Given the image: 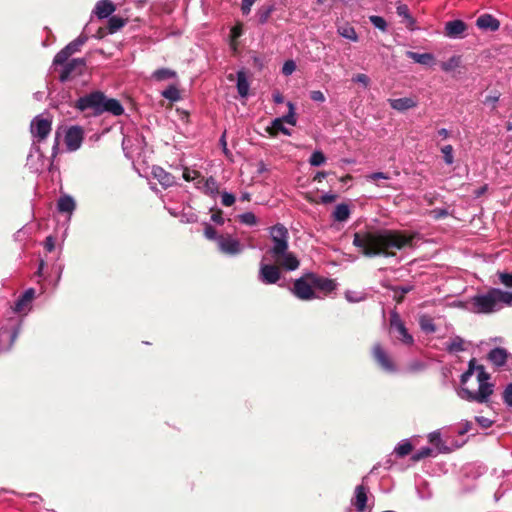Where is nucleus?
Wrapping results in <instances>:
<instances>
[{
  "mask_svg": "<svg viewBox=\"0 0 512 512\" xmlns=\"http://www.w3.org/2000/svg\"><path fill=\"white\" fill-rule=\"evenodd\" d=\"M354 82L362 84L364 87H367L370 83V79L366 74H357L352 79Z\"/></svg>",
  "mask_w": 512,
  "mask_h": 512,
  "instance_id": "obj_61",
  "label": "nucleus"
},
{
  "mask_svg": "<svg viewBox=\"0 0 512 512\" xmlns=\"http://www.w3.org/2000/svg\"><path fill=\"white\" fill-rule=\"evenodd\" d=\"M413 236L390 229H380L364 233H355L353 245L366 257H391L393 250L412 246Z\"/></svg>",
  "mask_w": 512,
  "mask_h": 512,
  "instance_id": "obj_2",
  "label": "nucleus"
},
{
  "mask_svg": "<svg viewBox=\"0 0 512 512\" xmlns=\"http://www.w3.org/2000/svg\"><path fill=\"white\" fill-rule=\"evenodd\" d=\"M272 11L273 6L261 7L257 13L259 23L264 24L268 20Z\"/></svg>",
  "mask_w": 512,
  "mask_h": 512,
  "instance_id": "obj_50",
  "label": "nucleus"
},
{
  "mask_svg": "<svg viewBox=\"0 0 512 512\" xmlns=\"http://www.w3.org/2000/svg\"><path fill=\"white\" fill-rule=\"evenodd\" d=\"M127 23V19L119 16H111L108 19V32L110 34L116 33Z\"/></svg>",
  "mask_w": 512,
  "mask_h": 512,
  "instance_id": "obj_37",
  "label": "nucleus"
},
{
  "mask_svg": "<svg viewBox=\"0 0 512 512\" xmlns=\"http://www.w3.org/2000/svg\"><path fill=\"white\" fill-rule=\"evenodd\" d=\"M51 131V122L48 119L37 116L31 122V133L34 137L30 153L27 157L28 163L33 167L34 158L37 157L38 161H42L44 155L40 149V143L49 135Z\"/></svg>",
  "mask_w": 512,
  "mask_h": 512,
  "instance_id": "obj_4",
  "label": "nucleus"
},
{
  "mask_svg": "<svg viewBox=\"0 0 512 512\" xmlns=\"http://www.w3.org/2000/svg\"><path fill=\"white\" fill-rule=\"evenodd\" d=\"M499 98H500V93H498V92L487 95L484 99V104H486V105L491 104L494 107L495 104L498 102Z\"/></svg>",
  "mask_w": 512,
  "mask_h": 512,
  "instance_id": "obj_62",
  "label": "nucleus"
},
{
  "mask_svg": "<svg viewBox=\"0 0 512 512\" xmlns=\"http://www.w3.org/2000/svg\"><path fill=\"white\" fill-rule=\"evenodd\" d=\"M461 58L460 56L454 55L450 57L447 61L441 63V69L445 72H450L460 66Z\"/></svg>",
  "mask_w": 512,
  "mask_h": 512,
  "instance_id": "obj_39",
  "label": "nucleus"
},
{
  "mask_svg": "<svg viewBox=\"0 0 512 512\" xmlns=\"http://www.w3.org/2000/svg\"><path fill=\"white\" fill-rule=\"evenodd\" d=\"M476 25L481 30L494 32L499 29L500 22L490 14H483L477 18Z\"/></svg>",
  "mask_w": 512,
  "mask_h": 512,
  "instance_id": "obj_21",
  "label": "nucleus"
},
{
  "mask_svg": "<svg viewBox=\"0 0 512 512\" xmlns=\"http://www.w3.org/2000/svg\"><path fill=\"white\" fill-rule=\"evenodd\" d=\"M350 216V209L347 204H338L335 207V210L333 212V218L336 221L344 222L346 221Z\"/></svg>",
  "mask_w": 512,
  "mask_h": 512,
  "instance_id": "obj_36",
  "label": "nucleus"
},
{
  "mask_svg": "<svg viewBox=\"0 0 512 512\" xmlns=\"http://www.w3.org/2000/svg\"><path fill=\"white\" fill-rule=\"evenodd\" d=\"M372 355L383 371L391 374L397 371L396 365L381 344L377 343L373 346Z\"/></svg>",
  "mask_w": 512,
  "mask_h": 512,
  "instance_id": "obj_11",
  "label": "nucleus"
},
{
  "mask_svg": "<svg viewBox=\"0 0 512 512\" xmlns=\"http://www.w3.org/2000/svg\"><path fill=\"white\" fill-rule=\"evenodd\" d=\"M152 173L164 188L171 187L175 184V177L161 167H154Z\"/></svg>",
  "mask_w": 512,
  "mask_h": 512,
  "instance_id": "obj_25",
  "label": "nucleus"
},
{
  "mask_svg": "<svg viewBox=\"0 0 512 512\" xmlns=\"http://www.w3.org/2000/svg\"><path fill=\"white\" fill-rule=\"evenodd\" d=\"M310 98H311V100H313L315 102H320V103L324 102L326 99L324 93L320 90L311 91Z\"/></svg>",
  "mask_w": 512,
  "mask_h": 512,
  "instance_id": "obj_63",
  "label": "nucleus"
},
{
  "mask_svg": "<svg viewBox=\"0 0 512 512\" xmlns=\"http://www.w3.org/2000/svg\"><path fill=\"white\" fill-rule=\"evenodd\" d=\"M502 399L506 406L512 407V382L505 387Z\"/></svg>",
  "mask_w": 512,
  "mask_h": 512,
  "instance_id": "obj_56",
  "label": "nucleus"
},
{
  "mask_svg": "<svg viewBox=\"0 0 512 512\" xmlns=\"http://www.w3.org/2000/svg\"><path fill=\"white\" fill-rule=\"evenodd\" d=\"M471 311L476 314H493L505 306L512 307V292L500 288H490L470 299Z\"/></svg>",
  "mask_w": 512,
  "mask_h": 512,
  "instance_id": "obj_3",
  "label": "nucleus"
},
{
  "mask_svg": "<svg viewBox=\"0 0 512 512\" xmlns=\"http://www.w3.org/2000/svg\"><path fill=\"white\" fill-rule=\"evenodd\" d=\"M60 66L61 70L59 73V80L60 82L64 83L84 73L86 70V59L74 58L70 61L67 60Z\"/></svg>",
  "mask_w": 512,
  "mask_h": 512,
  "instance_id": "obj_10",
  "label": "nucleus"
},
{
  "mask_svg": "<svg viewBox=\"0 0 512 512\" xmlns=\"http://www.w3.org/2000/svg\"><path fill=\"white\" fill-rule=\"evenodd\" d=\"M433 452V449L430 447H421L412 455V460L415 462L420 461L424 458L432 456Z\"/></svg>",
  "mask_w": 512,
  "mask_h": 512,
  "instance_id": "obj_46",
  "label": "nucleus"
},
{
  "mask_svg": "<svg viewBox=\"0 0 512 512\" xmlns=\"http://www.w3.org/2000/svg\"><path fill=\"white\" fill-rule=\"evenodd\" d=\"M446 350L448 353H459L465 351L464 340L460 336H454L446 344Z\"/></svg>",
  "mask_w": 512,
  "mask_h": 512,
  "instance_id": "obj_32",
  "label": "nucleus"
},
{
  "mask_svg": "<svg viewBox=\"0 0 512 512\" xmlns=\"http://www.w3.org/2000/svg\"><path fill=\"white\" fill-rule=\"evenodd\" d=\"M512 356L501 347H496L488 353V360L497 367H503Z\"/></svg>",
  "mask_w": 512,
  "mask_h": 512,
  "instance_id": "obj_18",
  "label": "nucleus"
},
{
  "mask_svg": "<svg viewBox=\"0 0 512 512\" xmlns=\"http://www.w3.org/2000/svg\"><path fill=\"white\" fill-rule=\"evenodd\" d=\"M290 292L297 299L302 301H310L317 298L313 284L311 279L307 277V273L294 281L292 288H290Z\"/></svg>",
  "mask_w": 512,
  "mask_h": 512,
  "instance_id": "obj_9",
  "label": "nucleus"
},
{
  "mask_svg": "<svg viewBox=\"0 0 512 512\" xmlns=\"http://www.w3.org/2000/svg\"><path fill=\"white\" fill-rule=\"evenodd\" d=\"M390 326L395 337L405 345H411L414 342L413 336L408 332L404 323L397 313H393L390 317Z\"/></svg>",
  "mask_w": 512,
  "mask_h": 512,
  "instance_id": "obj_13",
  "label": "nucleus"
},
{
  "mask_svg": "<svg viewBox=\"0 0 512 512\" xmlns=\"http://www.w3.org/2000/svg\"><path fill=\"white\" fill-rule=\"evenodd\" d=\"M425 369H426V364L420 360H413L407 366V370L411 373L421 372V371H424Z\"/></svg>",
  "mask_w": 512,
  "mask_h": 512,
  "instance_id": "obj_54",
  "label": "nucleus"
},
{
  "mask_svg": "<svg viewBox=\"0 0 512 512\" xmlns=\"http://www.w3.org/2000/svg\"><path fill=\"white\" fill-rule=\"evenodd\" d=\"M431 214L434 219L439 220L446 218L449 213L448 210L445 208H435L431 211Z\"/></svg>",
  "mask_w": 512,
  "mask_h": 512,
  "instance_id": "obj_59",
  "label": "nucleus"
},
{
  "mask_svg": "<svg viewBox=\"0 0 512 512\" xmlns=\"http://www.w3.org/2000/svg\"><path fill=\"white\" fill-rule=\"evenodd\" d=\"M236 201V197L234 194L230 193V192H222L221 193V203L222 205L226 206V207H230L232 206Z\"/></svg>",
  "mask_w": 512,
  "mask_h": 512,
  "instance_id": "obj_57",
  "label": "nucleus"
},
{
  "mask_svg": "<svg viewBox=\"0 0 512 512\" xmlns=\"http://www.w3.org/2000/svg\"><path fill=\"white\" fill-rule=\"evenodd\" d=\"M368 488L363 484L357 485L354 490V495L351 498V505L355 507L357 512H364L366 510L368 501Z\"/></svg>",
  "mask_w": 512,
  "mask_h": 512,
  "instance_id": "obj_16",
  "label": "nucleus"
},
{
  "mask_svg": "<svg viewBox=\"0 0 512 512\" xmlns=\"http://www.w3.org/2000/svg\"><path fill=\"white\" fill-rule=\"evenodd\" d=\"M35 289H26L15 301L13 306V312L26 316L32 309V302L35 298Z\"/></svg>",
  "mask_w": 512,
  "mask_h": 512,
  "instance_id": "obj_12",
  "label": "nucleus"
},
{
  "mask_svg": "<svg viewBox=\"0 0 512 512\" xmlns=\"http://www.w3.org/2000/svg\"><path fill=\"white\" fill-rule=\"evenodd\" d=\"M499 282L507 288H512V273L511 272H498Z\"/></svg>",
  "mask_w": 512,
  "mask_h": 512,
  "instance_id": "obj_51",
  "label": "nucleus"
},
{
  "mask_svg": "<svg viewBox=\"0 0 512 512\" xmlns=\"http://www.w3.org/2000/svg\"><path fill=\"white\" fill-rule=\"evenodd\" d=\"M243 34V29L240 24L235 25L230 30V46L233 50L237 49L236 41Z\"/></svg>",
  "mask_w": 512,
  "mask_h": 512,
  "instance_id": "obj_42",
  "label": "nucleus"
},
{
  "mask_svg": "<svg viewBox=\"0 0 512 512\" xmlns=\"http://www.w3.org/2000/svg\"><path fill=\"white\" fill-rule=\"evenodd\" d=\"M336 198H337L336 194L329 192V193H325L321 196L320 202L322 204H330V203H333L336 200Z\"/></svg>",
  "mask_w": 512,
  "mask_h": 512,
  "instance_id": "obj_64",
  "label": "nucleus"
},
{
  "mask_svg": "<svg viewBox=\"0 0 512 512\" xmlns=\"http://www.w3.org/2000/svg\"><path fill=\"white\" fill-rule=\"evenodd\" d=\"M76 209L75 199L68 194L61 195L57 200V210L60 213H67L69 218Z\"/></svg>",
  "mask_w": 512,
  "mask_h": 512,
  "instance_id": "obj_22",
  "label": "nucleus"
},
{
  "mask_svg": "<svg viewBox=\"0 0 512 512\" xmlns=\"http://www.w3.org/2000/svg\"><path fill=\"white\" fill-rule=\"evenodd\" d=\"M179 218L182 223H195L198 220L197 214L192 209H183Z\"/></svg>",
  "mask_w": 512,
  "mask_h": 512,
  "instance_id": "obj_43",
  "label": "nucleus"
},
{
  "mask_svg": "<svg viewBox=\"0 0 512 512\" xmlns=\"http://www.w3.org/2000/svg\"><path fill=\"white\" fill-rule=\"evenodd\" d=\"M307 277L311 279L314 288L325 292H332L336 288V284L332 279L317 276L312 272H308Z\"/></svg>",
  "mask_w": 512,
  "mask_h": 512,
  "instance_id": "obj_19",
  "label": "nucleus"
},
{
  "mask_svg": "<svg viewBox=\"0 0 512 512\" xmlns=\"http://www.w3.org/2000/svg\"><path fill=\"white\" fill-rule=\"evenodd\" d=\"M284 123L285 122L282 121V119H280V117L273 119L271 122V126L267 128V132L271 136H275L277 134V132H281L284 135L290 136L291 131H290V129H288L287 127L284 126Z\"/></svg>",
  "mask_w": 512,
  "mask_h": 512,
  "instance_id": "obj_30",
  "label": "nucleus"
},
{
  "mask_svg": "<svg viewBox=\"0 0 512 512\" xmlns=\"http://www.w3.org/2000/svg\"><path fill=\"white\" fill-rule=\"evenodd\" d=\"M475 420L484 429L490 428L494 422L493 420L483 416H476Z\"/></svg>",
  "mask_w": 512,
  "mask_h": 512,
  "instance_id": "obj_60",
  "label": "nucleus"
},
{
  "mask_svg": "<svg viewBox=\"0 0 512 512\" xmlns=\"http://www.w3.org/2000/svg\"><path fill=\"white\" fill-rule=\"evenodd\" d=\"M217 246L221 253L229 256L238 255L243 251V245L238 239L233 238L231 235H221Z\"/></svg>",
  "mask_w": 512,
  "mask_h": 512,
  "instance_id": "obj_14",
  "label": "nucleus"
},
{
  "mask_svg": "<svg viewBox=\"0 0 512 512\" xmlns=\"http://www.w3.org/2000/svg\"><path fill=\"white\" fill-rule=\"evenodd\" d=\"M110 113L113 116H121L124 113V107L120 103L119 100L114 98H108L104 94V100L102 101V110L101 114L103 113Z\"/></svg>",
  "mask_w": 512,
  "mask_h": 512,
  "instance_id": "obj_20",
  "label": "nucleus"
},
{
  "mask_svg": "<svg viewBox=\"0 0 512 512\" xmlns=\"http://www.w3.org/2000/svg\"><path fill=\"white\" fill-rule=\"evenodd\" d=\"M419 325H420L421 330L427 334H431L436 331V326L433 323V320L428 316L420 317Z\"/></svg>",
  "mask_w": 512,
  "mask_h": 512,
  "instance_id": "obj_40",
  "label": "nucleus"
},
{
  "mask_svg": "<svg viewBox=\"0 0 512 512\" xmlns=\"http://www.w3.org/2000/svg\"><path fill=\"white\" fill-rule=\"evenodd\" d=\"M369 19L375 28L381 31H385L387 29V23L383 17L372 15L369 17Z\"/></svg>",
  "mask_w": 512,
  "mask_h": 512,
  "instance_id": "obj_52",
  "label": "nucleus"
},
{
  "mask_svg": "<svg viewBox=\"0 0 512 512\" xmlns=\"http://www.w3.org/2000/svg\"><path fill=\"white\" fill-rule=\"evenodd\" d=\"M337 32L340 36H342L343 38L348 39L352 42L358 41V35H357L354 27L349 24L338 26Z\"/></svg>",
  "mask_w": 512,
  "mask_h": 512,
  "instance_id": "obj_33",
  "label": "nucleus"
},
{
  "mask_svg": "<svg viewBox=\"0 0 512 512\" xmlns=\"http://www.w3.org/2000/svg\"><path fill=\"white\" fill-rule=\"evenodd\" d=\"M388 102L394 110L399 112H404L408 109L415 108L417 106V102L410 97H403L397 99H388Z\"/></svg>",
  "mask_w": 512,
  "mask_h": 512,
  "instance_id": "obj_24",
  "label": "nucleus"
},
{
  "mask_svg": "<svg viewBox=\"0 0 512 512\" xmlns=\"http://www.w3.org/2000/svg\"><path fill=\"white\" fill-rule=\"evenodd\" d=\"M493 392L494 385L492 383H481L477 391H471L465 387H461L458 391V396L466 401L482 404L489 401Z\"/></svg>",
  "mask_w": 512,
  "mask_h": 512,
  "instance_id": "obj_7",
  "label": "nucleus"
},
{
  "mask_svg": "<svg viewBox=\"0 0 512 512\" xmlns=\"http://www.w3.org/2000/svg\"><path fill=\"white\" fill-rule=\"evenodd\" d=\"M475 372V360L472 359L468 363V369L461 375L460 382L462 387L468 382Z\"/></svg>",
  "mask_w": 512,
  "mask_h": 512,
  "instance_id": "obj_48",
  "label": "nucleus"
},
{
  "mask_svg": "<svg viewBox=\"0 0 512 512\" xmlns=\"http://www.w3.org/2000/svg\"><path fill=\"white\" fill-rule=\"evenodd\" d=\"M177 74L169 68H160L153 72L152 77L157 81H164L170 78H176Z\"/></svg>",
  "mask_w": 512,
  "mask_h": 512,
  "instance_id": "obj_38",
  "label": "nucleus"
},
{
  "mask_svg": "<svg viewBox=\"0 0 512 512\" xmlns=\"http://www.w3.org/2000/svg\"><path fill=\"white\" fill-rule=\"evenodd\" d=\"M199 190H201L205 195L215 199L219 195V184L213 176L206 179L203 178L201 188Z\"/></svg>",
  "mask_w": 512,
  "mask_h": 512,
  "instance_id": "obj_23",
  "label": "nucleus"
},
{
  "mask_svg": "<svg viewBox=\"0 0 512 512\" xmlns=\"http://www.w3.org/2000/svg\"><path fill=\"white\" fill-rule=\"evenodd\" d=\"M238 219L240 223L247 225V226H254L257 224V218L252 212H245L243 214H240L238 216Z\"/></svg>",
  "mask_w": 512,
  "mask_h": 512,
  "instance_id": "obj_47",
  "label": "nucleus"
},
{
  "mask_svg": "<svg viewBox=\"0 0 512 512\" xmlns=\"http://www.w3.org/2000/svg\"><path fill=\"white\" fill-rule=\"evenodd\" d=\"M23 319L10 317L0 327V352H8L14 345L22 328Z\"/></svg>",
  "mask_w": 512,
  "mask_h": 512,
  "instance_id": "obj_5",
  "label": "nucleus"
},
{
  "mask_svg": "<svg viewBox=\"0 0 512 512\" xmlns=\"http://www.w3.org/2000/svg\"><path fill=\"white\" fill-rule=\"evenodd\" d=\"M296 69V64L293 60H287L284 62L282 67V73L285 76L291 75Z\"/></svg>",
  "mask_w": 512,
  "mask_h": 512,
  "instance_id": "obj_58",
  "label": "nucleus"
},
{
  "mask_svg": "<svg viewBox=\"0 0 512 512\" xmlns=\"http://www.w3.org/2000/svg\"><path fill=\"white\" fill-rule=\"evenodd\" d=\"M116 10L113 2H97L93 12L99 19L111 17L110 15Z\"/></svg>",
  "mask_w": 512,
  "mask_h": 512,
  "instance_id": "obj_28",
  "label": "nucleus"
},
{
  "mask_svg": "<svg viewBox=\"0 0 512 512\" xmlns=\"http://www.w3.org/2000/svg\"><path fill=\"white\" fill-rule=\"evenodd\" d=\"M406 56L413 60L415 63L432 66L435 63V57L432 53H417L413 51H407Z\"/></svg>",
  "mask_w": 512,
  "mask_h": 512,
  "instance_id": "obj_26",
  "label": "nucleus"
},
{
  "mask_svg": "<svg viewBox=\"0 0 512 512\" xmlns=\"http://www.w3.org/2000/svg\"><path fill=\"white\" fill-rule=\"evenodd\" d=\"M104 100V93L101 91H93L80 97L75 104V108L84 112L87 110L92 111V115H101L102 101Z\"/></svg>",
  "mask_w": 512,
  "mask_h": 512,
  "instance_id": "obj_6",
  "label": "nucleus"
},
{
  "mask_svg": "<svg viewBox=\"0 0 512 512\" xmlns=\"http://www.w3.org/2000/svg\"><path fill=\"white\" fill-rule=\"evenodd\" d=\"M272 245L267 249L263 259L273 263H260L258 280L265 285L276 284L282 276V270L292 272L299 268L300 261L289 250V232L283 224H276L269 228Z\"/></svg>",
  "mask_w": 512,
  "mask_h": 512,
  "instance_id": "obj_1",
  "label": "nucleus"
},
{
  "mask_svg": "<svg viewBox=\"0 0 512 512\" xmlns=\"http://www.w3.org/2000/svg\"><path fill=\"white\" fill-rule=\"evenodd\" d=\"M204 236L207 239L216 241V243H218L221 235H218L216 230L210 224L205 223Z\"/></svg>",
  "mask_w": 512,
  "mask_h": 512,
  "instance_id": "obj_55",
  "label": "nucleus"
},
{
  "mask_svg": "<svg viewBox=\"0 0 512 512\" xmlns=\"http://www.w3.org/2000/svg\"><path fill=\"white\" fill-rule=\"evenodd\" d=\"M83 130L79 126L70 127L65 135V143L69 151H76L81 147Z\"/></svg>",
  "mask_w": 512,
  "mask_h": 512,
  "instance_id": "obj_15",
  "label": "nucleus"
},
{
  "mask_svg": "<svg viewBox=\"0 0 512 512\" xmlns=\"http://www.w3.org/2000/svg\"><path fill=\"white\" fill-rule=\"evenodd\" d=\"M397 14L403 18V23L405 24L406 28L410 31H414L418 29L416 26V20L413 18V16L410 14L409 9L407 5L401 4L397 7Z\"/></svg>",
  "mask_w": 512,
  "mask_h": 512,
  "instance_id": "obj_27",
  "label": "nucleus"
},
{
  "mask_svg": "<svg viewBox=\"0 0 512 512\" xmlns=\"http://www.w3.org/2000/svg\"><path fill=\"white\" fill-rule=\"evenodd\" d=\"M429 442L434 445L439 452L446 453L449 451L448 447L444 445L441 439V433L439 430L433 431L428 435Z\"/></svg>",
  "mask_w": 512,
  "mask_h": 512,
  "instance_id": "obj_35",
  "label": "nucleus"
},
{
  "mask_svg": "<svg viewBox=\"0 0 512 512\" xmlns=\"http://www.w3.org/2000/svg\"><path fill=\"white\" fill-rule=\"evenodd\" d=\"M161 95L171 101V102H176L180 99V93H179V90L176 86L174 85H170L169 87H167L165 90L162 91Z\"/></svg>",
  "mask_w": 512,
  "mask_h": 512,
  "instance_id": "obj_41",
  "label": "nucleus"
},
{
  "mask_svg": "<svg viewBox=\"0 0 512 512\" xmlns=\"http://www.w3.org/2000/svg\"><path fill=\"white\" fill-rule=\"evenodd\" d=\"M466 29L467 25L462 20L456 19L448 21L445 24V35L452 39H459L463 37Z\"/></svg>",
  "mask_w": 512,
  "mask_h": 512,
  "instance_id": "obj_17",
  "label": "nucleus"
},
{
  "mask_svg": "<svg viewBox=\"0 0 512 512\" xmlns=\"http://www.w3.org/2000/svg\"><path fill=\"white\" fill-rule=\"evenodd\" d=\"M287 106L289 108L288 113L286 115L280 117V119H282V121H284L285 123H287L289 125L295 126L297 123V119L295 116L294 104L292 102H288Z\"/></svg>",
  "mask_w": 512,
  "mask_h": 512,
  "instance_id": "obj_44",
  "label": "nucleus"
},
{
  "mask_svg": "<svg viewBox=\"0 0 512 512\" xmlns=\"http://www.w3.org/2000/svg\"><path fill=\"white\" fill-rule=\"evenodd\" d=\"M325 161V155L323 154V152L319 150L314 151L309 158L310 165L315 167L321 166L322 164L325 163Z\"/></svg>",
  "mask_w": 512,
  "mask_h": 512,
  "instance_id": "obj_45",
  "label": "nucleus"
},
{
  "mask_svg": "<svg viewBox=\"0 0 512 512\" xmlns=\"http://www.w3.org/2000/svg\"><path fill=\"white\" fill-rule=\"evenodd\" d=\"M237 92L240 97L245 98L248 95L250 84L247 79L246 72L241 69L237 72Z\"/></svg>",
  "mask_w": 512,
  "mask_h": 512,
  "instance_id": "obj_29",
  "label": "nucleus"
},
{
  "mask_svg": "<svg viewBox=\"0 0 512 512\" xmlns=\"http://www.w3.org/2000/svg\"><path fill=\"white\" fill-rule=\"evenodd\" d=\"M475 371H477V380H478L479 384L490 383L489 382L490 375L485 371L484 366H482V365L476 366L475 365Z\"/></svg>",
  "mask_w": 512,
  "mask_h": 512,
  "instance_id": "obj_53",
  "label": "nucleus"
},
{
  "mask_svg": "<svg viewBox=\"0 0 512 512\" xmlns=\"http://www.w3.org/2000/svg\"><path fill=\"white\" fill-rule=\"evenodd\" d=\"M88 41V36L81 33L76 39L68 43L54 57L52 68L57 70L58 65L64 64L71 55L80 51L81 47Z\"/></svg>",
  "mask_w": 512,
  "mask_h": 512,
  "instance_id": "obj_8",
  "label": "nucleus"
},
{
  "mask_svg": "<svg viewBox=\"0 0 512 512\" xmlns=\"http://www.w3.org/2000/svg\"><path fill=\"white\" fill-rule=\"evenodd\" d=\"M441 152L444 162L447 165H452L454 163L453 147L451 145H445L441 148Z\"/></svg>",
  "mask_w": 512,
  "mask_h": 512,
  "instance_id": "obj_49",
  "label": "nucleus"
},
{
  "mask_svg": "<svg viewBox=\"0 0 512 512\" xmlns=\"http://www.w3.org/2000/svg\"><path fill=\"white\" fill-rule=\"evenodd\" d=\"M413 450V445L410 442L409 439H403L401 440L394 448V453L400 457L403 458L411 453Z\"/></svg>",
  "mask_w": 512,
  "mask_h": 512,
  "instance_id": "obj_34",
  "label": "nucleus"
},
{
  "mask_svg": "<svg viewBox=\"0 0 512 512\" xmlns=\"http://www.w3.org/2000/svg\"><path fill=\"white\" fill-rule=\"evenodd\" d=\"M182 176L185 181L193 182L197 189L201 188L203 177L200 175L198 171L189 168H184Z\"/></svg>",
  "mask_w": 512,
  "mask_h": 512,
  "instance_id": "obj_31",
  "label": "nucleus"
}]
</instances>
